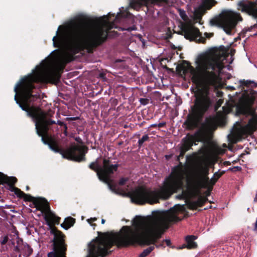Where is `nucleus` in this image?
Segmentation results:
<instances>
[{
	"label": "nucleus",
	"mask_w": 257,
	"mask_h": 257,
	"mask_svg": "<svg viewBox=\"0 0 257 257\" xmlns=\"http://www.w3.org/2000/svg\"><path fill=\"white\" fill-rule=\"evenodd\" d=\"M61 73L57 70L47 72L38 71L22 78L16 85L15 100L27 115L33 118L35 122L37 135L41 140L48 145L54 152L60 154L63 158L78 162L86 161L85 154L88 148L85 146L74 145L64 150L61 148L55 139L48 135L49 131L54 132L53 125L57 124L61 126L65 122L58 120L57 123L48 117V113L40 107L34 106L33 103L40 98L38 93L34 94L35 83H51L57 84L60 82Z\"/></svg>",
	"instance_id": "1"
},
{
	"label": "nucleus",
	"mask_w": 257,
	"mask_h": 257,
	"mask_svg": "<svg viewBox=\"0 0 257 257\" xmlns=\"http://www.w3.org/2000/svg\"><path fill=\"white\" fill-rule=\"evenodd\" d=\"M226 57L223 50L214 48L200 58L196 69L191 65L189 67L192 82L203 89L196 94L194 104L191 106L183 126L188 131L198 128L196 135L206 141L210 131L216 123L215 118L212 116L206 117L203 121L205 114L212 104L208 90L220 80V75L225 67L224 61Z\"/></svg>",
	"instance_id": "2"
},
{
	"label": "nucleus",
	"mask_w": 257,
	"mask_h": 257,
	"mask_svg": "<svg viewBox=\"0 0 257 257\" xmlns=\"http://www.w3.org/2000/svg\"><path fill=\"white\" fill-rule=\"evenodd\" d=\"M184 209L183 206L178 204L167 211L154 212L153 215L147 219L137 217L133 221V227L123 226L119 232L109 234V239L97 238L99 242L96 245L101 251L105 252L106 256L111 253L110 249L114 245L121 248L136 244H155L162 237L163 228L168 229L171 223L182 220L178 215Z\"/></svg>",
	"instance_id": "3"
},
{
	"label": "nucleus",
	"mask_w": 257,
	"mask_h": 257,
	"mask_svg": "<svg viewBox=\"0 0 257 257\" xmlns=\"http://www.w3.org/2000/svg\"><path fill=\"white\" fill-rule=\"evenodd\" d=\"M110 29L103 26H97L91 30L85 40L87 27L84 20L78 18L71 21L62 31L59 32L58 30L56 35L53 38V45L56 48L68 46L76 52L84 46L88 53H93L106 42Z\"/></svg>",
	"instance_id": "4"
},
{
	"label": "nucleus",
	"mask_w": 257,
	"mask_h": 257,
	"mask_svg": "<svg viewBox=\"0 0 257 257\" xmlns=\"http://www.w3.org/2000/svg\"><path fill=\"white\" fill-rule=\"evenodd\" d=\"M186 151L180 148V154L177 157L179 165L175 167L171 174L166 178L163 185L158 190H152L143 186H139L133 191L130 197L133 202L139 204H154L159 203V200H167L174 193L182 190L179 198H184L186 193L183 190L184 176L180 158H183Z\"/></svg>",
	"instance_id": "5"
},
{
	"label": "nucleus",
	"mask_w": 257,
	"mask_h": 257,
	"mask_svg": "<svg viewBox=\"0 0 257 257\" xmlns=\"http://www.w3.org/2000/svg\"><path fill=\"white\" fill-rule=\"evenodd\" d=\"M254 82L250 80H240L239 86L243 93L240 100L239 103L236 106V110L237 115H243L246 116H253L255 113V109L253 107L256 92L249 87Z\"/></svg>",
	"instance_id": "6"
},
{
	"label": "nucleus",
	"mask_w": 257,
	"mask_h": 257,
	"mask_svg": "<svg viewBox=\"0 0 257 257\" xmlns=\"http://www.w3.org/2000/svg\"><path fill=\"white\" fill-rule=\"evenodd\" d=\"M118 167V164H111V161L106 159H103L102 167L98 165L97 160L91 163L89 165L91 170L96 172L98 179L107 184L109 188L114 192H116V185L112 183L113 180L110 179V175L117 171Z\"/></svg>",
	"instance_id": "7"
},
{
	"label": "nucleus",
	"mask_w": 257,
	"mask_h": 257,
	"mask_svg": "<svg viewBox=\"0 0 257 257\" xmlns=\"http://www.w3.org/2000/svg\"><path fill=\"white\" fill-rule=\"evenodd\" d=\"M242 21V18L239 13L226 10L222 11L218 17L212 19L210 24L222 28L227 35H231L232 30L239 22Z\"/></svg>",
	"instance_id": "8"
},
{
	"label": "nucleus",
	"mask_w": 257,
	"mask_h": 257,
	"mask_svg": "<svg viewBox=\"0 0 257 257\" xmlns=\"http://www.w3.org/2000/svg\"><path fill=\"white\" fill-rule=\"evenodd\" d=\"M47 225L49 227L51 234L54 235L53 251L48 253V257H66L67 245L65 243V235L48 221Z\"/></svg>",
	"instance_id": "9"
},
{
	"label": "nucleus",
	"mask_w": 257,
	"mask_h": 257,
	"mask_svg": "<svg viewBox=\"0 0 257 257\" xmlns=\"http://www.w3.org/2000/svg\"><path fill=\"white\" fill-rule=\"evenodd\" d=\"M208 171L207 170L204 173L198 176L196 179L194 180H188V188L190 190L196 189L199 190L200 189H208L209 191L212 190L210 189L211 179L208 176Z\"/></svg>",
	"instance_id": "10"
},
{
	"label": "nucleus",
	"mask_w": 257,
	"mask_h": 257,
	"mask_svg": "<svg viewBox=\"0 0 257 257\" xmlns=\"http://www.w3.org/2000/svg\"><path fill=\"white\" fill-rule=\"evenodd\" d=\"M168 0H131L130 7L137 11L145 7L147 11L152 12L155 6H162L167 4Z\"/></svg>",
	"instance_id": "11"
},
{
	"label": "nucleus",
	"mask_w": 257,
	"mask_h": 257,
	"mask_svg": "<svg viewBox=\"0 0 257 257\" xmlns=\"http://www.w3.org/2000/svg\"><path fill=\"white\" fill-rule=\"evenodd\" d=\"M22 198L25 201L33 202V205L36 208L37 210H40L44 212L50 209L49 204L45 198H36L30 194H27L26 193Z\"/></svg>",
	"instance_id": "12"
},
{
	"label": "nucleus",
	"mask_w": 257,
	"mask_h": 257,
	"mask_svg": "<svg viewBox=\"0 0 257 257\" xmlns=\"http://www.w3.org/2000/svg\"><path fill=\"white\" fill-rule=\"evenodd\" d=\"M205 142L206 141L203 138L200 139L199 136L196 135V132L194 135L188 134L182 140V144L180 148L188 151L193 145H196V142Z\"/></svg>",
	"instance_id": "13"
},
{
	"label": "nucleus",
	"mask_w": 257,
	"mask_h": 257,
	"mask_svg": "<svg viewBox=\"0 0 257 257\" xmlns=\"http://www.w3.org/2000/svg\"><path fill=\"white\" fill-rule=\"evenodd\" d=\"M182 32L184 37L190 41H195L198 37H201V33L198 28L192 26H184Z\"/></svg>",
	"instance_id": "14"
},
{
	"label": "nucleus",
	"mask_w": 257,
	"mask_h": 257,
	"mask_svg": "<svg viewBox=\"0 0 257 257\" xmlns=\"http://www.w3.org/2000/svg\"><path fill=\"white\" fill-rule=\"evenodd\" d=\"M206 192V196H199L196 200L189 201L187 203V206L190 210H197L198 207L203 206L208 201L207 196H209L212 190L209 191L208 189Z\"/></svg>",
	"instance_id": "15"
},
{
	"label": "nucleus",
	"mask_w": 257,
	"mask_h": 257,
	"mask_svg": "<svg viewBox=\"0 0 257 257\" xmlns=\"http://www.w3.org/2000/svg\"><path fill=\"white\" fill-rule=\"evenodd\" d=\"M256 119L252 117L248 120V123L244 126L243 131L245 134L251 135L256 131Z\"/></svg>",
	"instance_id": "16"
},
{
	"label": "nucleus",
	"mask_w": 257,
	"mask_h": 257,
	"mask_svg": "<svg viewBox=\"0 0 257 257\" xmlns=\"http://www.w3.org/2000/svg\"><path fill=\"white\" fill-rule=\"evenodd\" d=\"M197 239V236L191 235H187L185 237V241L186 244H183L181 247H180L181 249L187 248L189 249H195L197 247V244L194 241Z\"/></svg>",
	"instance_id": "17"
},
{
	"label": "nucleus",
	"mask_w": 257,
	"mask_h": 257,
	"mask_svg": "<svg viewBox=\"0 0 257 257\" xmlns=\"http://www.w3.org/2000/svg\"><path fill=\"white\" fill-rule=\"evenodd\" d=\"M103 251H101L98 246L93 245L90 247V253L91 257H105L106 253Z\"/></svg>",
	"instance_id": "18"
},
{
	"label": "nucleus",
	"mask_w": 257,
	"mask_h": 257,
	"mask_svg": "<svg viewBox=\"0 0 257 257\" xmlns=\"http://www.w3.org/2000/svg\"><path fill=\"white\" fill-rule=\"evenodd\" d=\"M75 223V219L71 216H69L65 219L64 222L61 224V226L65 230H67L71 226H73Z\"/></svg>",
	"instance_id": "19"
},
{
	"label": "nucleus",
	"mask_w": 257,
	"mask_h": 257,
	"mask_svg": "<svg viewBox=\"0 0 257 257\" xmlns=\"http://www.w3.org/2000/svg\"><path fill=\"white\" fill-rule=\"evenodd\" d=\"M44 219L46 222L47 221L50 222L53 226H55L54 224H59L61 220L60 217L56 216L55 215L51 216L45 215Z\"/></svg>",
	"instance_id": "20"
},
{
	"label": "nucleus",
	"mask_w": 257,
	"mask_h": 257,
	"mask_svg": "<svg viewBox=\"0 0 257 257\" xmlns=\"http://www.w3.org/2000/svg\"><path fill=\"white\" fill-rule=\"evenodd\" d=\"M97 238H105V239H109L110 238L109 236V233L108 232H106L103 233V236H99V237H96L95 239H94L93 240H92L88 244V252H89V257H91V255L90 253V247L93 245L97 246L96 244L98 242H99L98 240H97Z\"/></svg>",
	"instance_id": "21"
},
{
	"label": "nucleus",
	"mask_w": 257,
	"mask_h": 257,
	"mask_svg": "<svg viewBox=\"0 0 257 257\" xmlns=\"http://www.w3.org/2000/svg\"><path fill=\"white\" fill-rule=\"evenodd\" d=\"M22 242V250L25 253L26 257L30 256L33 253L32 248L27 243H24L23 240Z\"/></svg>",
	"instance_id": "22"
},
{
	"label": "nucleus",
	"mask_w": 257,
	"mask_h": 257,
	"mask_svg": "<svg viewBox=\"0 0 257 257\" xmlns=\"http://www.w3.org/2000/svg\"><path fill=\"white\" fill-rule=\"evenodd\" d=\"M225 173V171H223L222 172H216L214 173L213 177L211 178V185L210 189H213V186L215 184L217 180L219 178L221 177Z\"/></svg>",
	"instance_id": "23"
},
{
	"label": "nucleus",
	"mask_w": 257,
	"mask_h": 257,
	"mask_svg": "<svg viewBox=\"0 0 257 257\" xmlns=\"http://www.w3.org/2000/svg\"><path fill=\"white\" fill-rule=\"evenodd\" d=\"M17 181L18 180L15 177H8L5 175L4 184L15 185Z\"/></svg>",
	"instance_id": "24"
},
{
	"label": "nucleus",
	"mask_w": 257,
	"mask_h": 257,
	"mask_svg": "<svg viewBox=\"0 0 257 257\" xmlns=\"http://www.w3.org/2000/svg\"><path fill=\"white\" fill-rule=\"evenodd\" d=\"M154 246H153L148 247L144 249L138 257H146L154 250Z\"/></svg>",
	"instance_id": "25"
},
{
	"label": "nucleus",
	"mask_w": 257,
	"mask_h": 257,
	"mask_svg": "<svg viewBox=\"0 0 257 257\" xmlns=\"http://www.w3.org/2000/svg\"><path fill=\"white\" fill-rule=\"evenodd\" d=\"M150 141V138L148 135H145L142 137V138L139 140L138 142V146L139 148H141L144 143L147 141Z\"/></svg>",
	"instance_id": "26"
},
{
	"label": "nucleus",
	"mask_w": 257,
	"mask_h": 257,
	"mask_svg": "<svg viewBox=\"0 0 257 257\" xmlns=\"http://www.w3.org/2000/svg\"><path fill=\"white\" fill-rule=\"evenodd\" d=\"M178 11L179 12L180 17L183 21H187L188 20V17L186 15L185 11L184 10L179 9L178 10Z\"/></svg>",
	"instance_id": "27"
},
{
	"label": "nucleus",
	"mask_w": 257,
	"mask_h": 257,
	"mask_svg": "<svg viewBox=\"0 0 257 257\" xmlns=\"http://www.w3.org/2000/svg\"><path fill=\"white\" fill-rule=\"evenodd\" d=\"M15 189V191H14L15 195L17 196L19 198L22 199L23 197H24V195H25V193L22 191L20 189L18 188H16Z\"/></svg>",
	"instance_id": "28"
},
{
	"label": "nucleus",
	"mask_w": 257,
	"mask_h": 257,
	"mask_svg": "<svg viewBox=\"0 0 257 257\" xmlns=\"http://www.w3.org/2000/svg\"><path fill=\"white\" fill-rule=\"evenodd\" d=\"M128 180H129V178L128 177L121 178L119 179V182H118L119 185L122 186V185H124L126 183V182L128 181Z\"/></svg>",
	"instance_id": "29"
},
{
	"label": "nucleus",
	"mask_w": 257,
	"mask_h": 257,
	"mask_svg": "<svg viewBox=\"0 0 257 257\" xmlns=\"http://www.w3.org/2000/svg\"><path fill=\"white\" fill-rule=\"evenodd\" d=\"M18 244L19 245H17L14 247V251L16 252H20L22 250V244H21L19 241H18Z\"/></svg>",
	"instance_id": "30"
},
{
	"label": "nucleus",
	"mask_w": 257,
	"mask_h": 257,
	"mask_svg": "<svg viewBox=\"0 0 257 257\" xmlns=\"http://www.w3.org/2000/svg\"><path fill=\"white\" fill-rule=\"evenodd\" d=\"M139 101L141 104L144 105H147L149 102V99L148 98H141Z\"/></svg>",
	"instance_id": "31"
},
{
	"label": "nucleus",
	"mask_w": 257,
	"mask_h": 257,
	"mask_svg": "<svg viewBox=\"0 0 257 257\" xmlns=\"http://www.w3.org/2000/svg\"><path fill=\"white\" fill-rule=\"evenodd\" d=\"M9 240V237L8 236H5L3 239L0 240V243L1 244V245H5L6 244L8 241Z\"/></svg>",
	"instance_id": "32"
},
{
	"label": "nucleus",
	"mask_w": 257,
	"mask_h": 257,
	"mask_svg": "<svg viewBox=\"0 0 257 257\" xmlns=\"http://www.w3.org/2000/svg\"><path fill=\"white\" fill-rule=\"evenodd\" d=\"M97 220V218L94 217V218H91L90 219H87V222L90 223L91 224V225L92 226H96V224L95 223H92V221H95Z\"/></svg>",
	"instance_id": "33"
},
{
	"label": "nucleus",
	"mask_w": 257,
	"mask_h": 257,
	"mask_svg": "<svg viewBox=\"0 0 257 257\" xmlns=\"http://www.w3.org/2000/svg\"><path fill=\"white\" fill-rule=\"evenodd\" d=\"M73 56L72 55H67L66 56V60L67 62H71V61L73 60Z\"/></svg>",
	"instance_id": "34"
},
{
	"label": "nucleus",
	"mask_w": 257,
	"mask_h": 257,
	"mask_svg": "<svg viewBox=\"0 0 257 257\" xmlns=\"http://www.w3.org/2000/svg\"><path fill=\"white\" fill-rule=\"evenodd\" d=\"M229 170L232 171H240L241 170V168L239 166H235L232 168H229Z\"/></svg>",
	"instance_id": "35"
},
{
	"label": "nucleus",
	"mask_w": 257,
	"mask_h": 257,
	"mask_svg": "<svg viewBox=\"0 0 257 257\" xmlns=\"http://www.w3.org/2000/svg\"><path fill=\"white\" fill-rule=\"evenodd\" d=\"M8 189L11 191V192H14V191H15V189H16L17 187H15V185H13V184H8Z\"/></svg>",
	"instance_id": "36"
},
{
	"label": "nucleus",
	"mask_w": 257,
	"mask_h": 257,
	"mask_svg": "<svg viewBox=\"0 0 257 257\" xmlns=\"http://www.w3.org/2000/svg\"><path fill=\"white\" fill-rule=\"evenodd\" d=\"M5 174L0 172V185L4 184Z\"/></svg>",
	"instance_id": "37"
},
{
	"label": "nucleus",
	"mask_w": 257,
	"mask_h": 257,
	"mask_svg": "<svg viewBox=\"0 0 257 257\" xmlns=\"http://www.w3.org/2000/svg\"><path fill=\"white\" fill-rule=\"evenodd\" d=\"M164 241H163L161 242H157L155 244L156 246V247L158 248L160 247H165V246L164 245Z\"/></svg>",
	"instance_id": "38"
},
{
	"label": "nucleus",
	"mask_w": 257,
	"mask_h": 257,
	"mask_svg": "<svg viewBox=\"0 0 257 257\" xmlns=\"http://www.w3.org/2000/svg\"><path fill=\"white\" fill-rule=\"evenodd\" d=\"M75 140L79 144H83V141L82 140V139L79 137H76L75 138Z\"/></svg>",
	"instance_id": "39"
},
{
	"label": "nucleus",
	"mask_w": 257,
	"mask_h": 257,
	"mask_svg": "<svg viewBox=\"0 0 257 257\" xmlns=\"http://www.w3.org/2000/svg\"><path fill=\"white\" fill-rule=\"evenodd\" d=\"M166 125V122H160V123L157 124L158 127H164Z\"/></svg>",
	"instance_id": "40"
},
{
	"label": "nucleus",
	"mask_w": 257,
	"mask_h": 257,
	"mask_svg": "<svg viewBox=\"0 0 257 257\" xmlns=\"http://www.w3.org/2000/svg\"><path fill=\"white\" fill-rule=\"evenodd\" d=\"M164 243L166 242V245L168 246H170L171 244V240L170 239H165L163 240Z\"/></svg>",
	"instance_id": "41"
},
{
	"label": "nucleus",
	"mask_w": 257,
	"mask_h": 257,
	"mask_svg": "<svg viewBox=\"0 0 257 257\" xmlns=\"http://www.w3.org/2000/svg\"><path fill=\"white\" fill-rule=\"evenodd\" d=\"M172 157H173V154H169V155H166L165 156V158H166V159L167 160H170V159L172 158Z\"/></svg>",
	"instance_id": "42"
},
{
	"label": "nucleus",
	"mask_w": 257,
	"mask_h": 257,
	"mask_svg": "<svg viewBox=\"0 0 257 257\" xmlns=\"http://www.w3.org/2000/svg\"><path fill=\"white\" fill-rule=\"evenodd\" d=\"M195 17L197 19L200 20L201 19V17L199 14H197L196 13H195Z\"/></svg>",
	"instance_id": "43"
},
{
	"label": "nucleus",
	"mask_w": 257,
	"mask_h": 257,
	"mask_svg": "<svg viewBox=\"0 0 257 257\" xmlns=\"http://www.w3.org/2000/svg\"><path fill=\"white\" fill-rule=\"evenodd\" d=\"M157 126H158L157 124H156V123H154V124H152L149 126V128L156 127Z\"/></svg>",
	"instance_id": "44"
},
{
	"label": "nucleus",
	"mask_w": 257,
	"mask_h": 257,
	"mask_svg": "<svg viewBox=\"0 0 257 257\" xmlns=\"http://www.w3.org/2000/svg\"><path fill=\"white\" fill-rule=\"evenodd\" d=\"M115 105H116L117 103V100L115 99H113V102H112Z\"/></svg>",
	"instance_id": "45"
},
{
	"label": "nucleus",
	"mask_w": 257,
	"mask_h": 257,
	"mask_svg": "<svg viewBox=\"0 0 257 257\" xmlns=\"http://www.w3.org/2000/svg\"><path fill=\"white\" fill-rule=\"evenodd\" d=\"M62 127H63L64 130H67V126L66 123H65Z\"/></svg>",
	"instance_id": "46"
},
{
	"label": "nucleus",
	"mask_w": 257,
	"mask_h": 257,
	"mask_svg": "<svg viewBox=\"0 0 257 257\" xmlns=\"http://www.w3.org/2000/svg\"><path fill=\"white\" fill-rule=\"evenodd\" d=\"M224 164H225V165H231V163H230V162H229V161H225V162H224Z\"/></svg>",
	"instance_id": "47"
},
{
	"label": "nucleus",
	"mask_w": 257,
	"mask_h": 257,
	"mask_svg": "<svg viewBox=\"0 0 257 257\" xmlns=\"http://www.w3.org/2000/svg\"><path fill=\"white\" fill-rule=\"evenodd\" d=\"M99 76H100V77L103 78L105 77V74L103 73H100Z\"/></svg>",
	"instance_id": "48"
},
{
	"label": "nucleus",
	"mask_w": 257,
	"mask_h": 257,
	"mask_svg": "<svg viewBox=\"0 0 257 257\" xmlns=\"http://www.w3.org/2000/svg\"><path fill=\"white\" fill-rule=\"evenodd\" d=\"M67 130H64V132H63V133L65 134V135L66 136H67Z\"/></svg>",
	"instance_id": "49"
},
{
	"label": "nucleus",
	"mask_w": 257,
	"mask_h": 257,
	"mask_svg": "<svg viewBox=\"0 0 257 257\" xmlns=\"http://www.w3.org/2000/svg\"><path fill=\"white\" fill-rule=\"evenodd\" d=\"M105 219H101V223L102 224H104L105 223Z\"/></svg>",
	"instance_id": "50"
},
{
	"label": "nucleus",
	"mask_w": 257,
	"mask_h": 257,
	"mask_svg": "<svg viewBox=\"0 0 257 257\" xmlns=\"http://www.w3.org/2000/svg\"><path fill=\"white\" fill-rule=\"evenodd\" d=\"M122 144H123V142H122V141L120 142H119V143H118V145L119 146H120V145H122Z\"/></svg>",
	"instance_id": "51"
},
{
	"label": "nucleus",
	"mask_w": 257,
	"mask_h": 257,
	"mask_svg": "<svg viewBox=\"0 0 257 257\" xmlns=\"http://www.w3.org/2000/svg\"><path fill=\"white\" fill-rule=\"evenodd\" d=\"M254 201L257 202V195H256V197L254 199Z\"/></svg>",
	"instance_id": "52"
},
{
	"label": "nucleus",
	"mask_w": 257,
	"mask_h": 257,
	"mask_svg": "<svg viewBox=\"0 0 257 257\" xmlns=\"http://www.w3.org/2000/svg\"><path fill=\"white\" fill-rule=\"evenodd\" d=\"M77 119L76 117H73V118H71V119L72 120H76Z\"/></svg>",
	"instance_id": "53"
},
{
	"label": "nucleus",
	"mask_w": 257,
	"mask_h": 257,
	"mask_svg": "<svg viewBox=\"0 0 257 257\" xmlns=\"http://www.w3.org/2000/svg\"><path fill=\"white\" fill-rule=\"evenodd\" d=\"M29 188H29V187L28 186H27L26 187V190H28L29 189Z\"/></svg>",
	"instance_id": "54"
},
{
	"label": "nucleus",
	"mask_w": 257,
	"mask_h": 257,
	"mask_svg": "<svg viewBox=\"0 0 257 257\" xmlns=\"http://www.w3.org/2000/svg\"><path fill=\"white\" fill-rule=\"evenodd\" d=\"M230 89L234 90L235 88L233 87H230Z\"/></svg>",
	"instance_id": "55"
},
{
	"label": "nucleus",
	"mask_w": 257,
	"mask_h": 257,
	"mask_svg": "<svg viewBox=\"0 0 257 257\" xmlns=\"http://www.w3.org/2000/svg\"><path fill=\"white\" fill-rule=\"evenodd\" d=\"M54 128L56 130V131L58 130V127L56 126L54 127Z\"/></svg>",
	"instance_id": "56"
},
{
	"label": "nucleus",
	"mask_w": 257,
	"mask_h": 257,
	"mask_svg": "<svg viewBox=\"0 0 257 257\" xmlns=\"http://www.w3.org/2000/svg\"><path fill=\"white\" fill-rule=\"evenodd\" d=\"M205 41V39H203V42H202V43H204ZM200 42H202V41H201V40L200 41Z\"/></svg>",
	"instance_id": "57"
},
{
	"label": "nucleus",
	"mask_w": 257,
	"mask_h": 257,
	"mask_svg": "<svg viewBox=\"0 0 257 257\" xmlns=\"http://www.w3.org/2000/svg\"><path fill=\"white\" fill-rule=\"evenodd\" d=\"M208 207H209V208H211L212 207V206H211V205H210V206H208Z\"/></svg>",
	"instance_id": "58"
},
{
	"label": "nucleus",
	"mask_w": 257,
	"mask_h": 257,
	"mask_svg": "<svg viewBox=\"0 0 257 257\" xmlns=\"http://www.w3.org/2000/svg\"><path fill=\"white\" fill-rule=\"evenodd\" d=\"M208 207H209V208H211L212 207V206H211V205H210V206H208Z\"/></svg>",
	"instance_id": "59"
},
{
	"label": "nucleus",
	"mask_w": 257,
	"mask_h": 257,
	"mask_svg": "<svg viewBox=\"0 0 257 257\" xmlns=\"http://www.w3.org/2000/svg\"><path fill=\"white\" fill-rule=\"evenodd\" d=\"M205 34L206 35V36H207V37H208V36H207V35H208V33H206Z\"/></svg>",
	"instance_id": "60"
},
{
	"label": "nucleus",
	"mask_w": 257,
	"mask_h": 257,
	"mask_svg": "<svg viewBox=\"0 0 257 257\" xmlns=\"http://www.w3.org/2000/svg\"><path fill=\"white\" fill-rule=\"evenodd\" d=\"M61 27V26H59V29Z\"/></svg>",
	"instance_id": "61"
},
{
	"label": "nucleus",
	"mask_w": 257,
	"mask_h": 257,
	"mask_svg": "<svg viewBox=\"0 0 257 257\" xmlns=\"http://www.w3.org/2000/svg\"><path fill=\"white\" fill-rule=\"evenodd\" d=\"M31 207H33V205H30Z\"/></svg>",
	"instance_id": "62"
}]
</instances>
